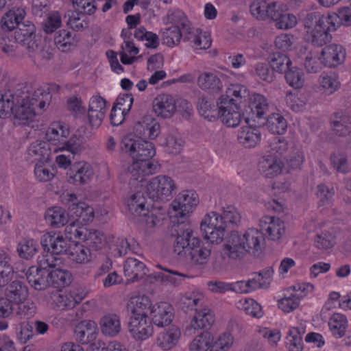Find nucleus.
I'll list each match as a JSON object with an SVG mask.
<instances>
[{"label": "nucleus", "instance_id": "16", "mask_svg": "<svg viewBox=\"0 0 351 351\" xmlns=\"http://www.w3.org/2000/svg\"><path fill=\"white\" fill-rule=\"evenodd\" d=\"M217 118L228 127L234 128L239 125L242 114L239 106L228 96H221L217 101Z\"/></svg>", "mask_w": 351, "mask_h": 351}, {"label": "nucleus", "instance_id": "40", "mask_svg": "<svg viewBox=\"0 0 351 351\" xmlns=\"http://www.w3.org/2000/svg\"><path fill=\"white\" fill-rule=\"evenodd\" d=\"M328 326L332 337L336 339H340L346 335L348 326V321L343 314L335 313L330 317Z\"/></svg>", "mask_w": 351, "mask_h": 351}, {"label": "nucleus", "instance_id": "25", "mask_svg": "<svg viewBox=\"0 0 351 351\" xmlns=\"http://www.w3.org/2000/svg\"><path fill=\"white\" fill-rule=\"evenodd\" d=\"M133 97L131 95H124L117 98L110 114V123L113 125H119L125 120V116L130 112L132 104Z\"/></svg>", "mask_w": 351, "mask_h": 351}, {"label": "nucleus", "instance_id": "47", "mask_svg": "<svg viewBox=\"0 0 351 351\" xmlns=\"http://www.w3.org/2000/svg\"><path fill=\"white\" fill-rule=\"evenodd\" d=\"M53 40L58 49L63 52L73 49L77 43L75 37L66 29H61L56 32Z\"/></svg>", "mask_w": 351, "mask_h": 351}, {"label": "nucleus", "instance_id": "32", "mask_svg": "<svg viewBox=\"0 0 351 351\" xmlns=\"http://www.w3.org/2000/svg\"><path fill=\"white\" fill-rule=\"evenodd\" d=\"M304 331L298 326H288L284 337V347L287 351H304Z\"/></svg>", "mask_w": 351, "mask_h": 351}, {"label": "nucleus", "instance_id": "61", "mask_svg": "<svg viewBox=\"0 0 351 351\" xmlns=\"http://www.w3.org/2000/svg\"><path fill=\"white\" fill-rule=\"evenodd\" d=\"M285 80L289 86L294 89H301L304 84L303 72L296 66H291L285 73Z\"/></svg>", "mask_w": 351, "mask_h": 351}, {"label": "nucleus", "instance_id": "21", "mask_svg": "<svg viewBox=\"0 0 351 351\" xmlns=\"http://www.w3.org/2000/svg\"><path fill=\"white\" fill-rule=\"evenodd\" d=\"M149 313L151 322L158 327H164L171 323L173 318V309L167 302H158L154 304L150 301V306L147 309Z\"/></svg>", "mask_w": 351, "mask_h": 351}, {"label": "nucleus", "instance_id": "26", "mask_svg": "<svg viewBox=\"0 0 351 351\" xmlns=\"http://www.w3.org/2000/svg\"><path fill=\"white\" fill-rule=\"evenodd\" d=\"M283 162L276 156H263L257 164V170L266 178H274L281 174Z\"/></svg>", "mask_w": 351, "mask_h": 351}, {"label": "nucleus", "instance_id": "54", "mask_svg": "<svg viewBox=\"0 0 351 351\" xmlns=\"http://www.w3.org/2000/svg\"><path fill=\"white\" fill-rule=\"evenodd\" d=\"M134 36L138 40L144 42L147 48L154 49L160 45L158 36L152 32L147 31L144 27L136 28Z\"/></svg>", "mask_w": 351, "mask_h": 351}, {"label": "nucleus", "instance_id": "36", "mask_svg": "<svg viewBox=\"0 0 351 351\" xmlns=\"http://www.w3.org/2000/svg\"><path fill=\"white\" fill-rule=\"evenodd\" d=\"M239 143L246 148H254L261 141V133L256 127L244 125L240 128L237 134Z\"/></svg>", "mask_w": 351, "mask_h": 351}, {"label": "nucleus", "instance_id": "30", "mask_svg": "<svg viewBox=\"0 0 351 351\" xmlns=\"http://www.w3.org/2000/svg\"><path fill=\"white\" fill-rule=\"evenodd\" d=\"M180 337V330L172 326L158 334L154 344L162 350H169L178 344Z\"/></svg>", "mask_w": 351, "mask_h": 351}, {"label": "nucleus", "instance_id": "22", "mask_svg": "<svg viewBox=\"0 0 351 351\" xmlns=\"http://www.w3.org/2000/svg\"><path fill=\"white\" fill-rule=\"evenodd\" d=\"M94 171L91 165L84 160L75 162L73 169L66 173L67 180L74 185H84L93 178Z\"/></svg>", "mask_w": 351, "mask_h": 351}, {"label": "nucleus", "instance_id": "15", "mask_svg": "<svg viewBox=\"0 0 351 351\" xmlns=\"http://www.w3.org/2000/svg\"><path fill=\"white\" fill-rule=\"evenodd\" d=\"M199 203L198 194L193 190L180 192L170 207L169 213L175 217H182L192 213Z\"/></svg>", "mask_w": 351, "mask_h": 351}, {"label": "nucleus", "instance_id": "9", "mask_svg": "<svg viewBox=\"0 0 351 351\" xmlns=\"http://www.w3.org/2000/svg\"><path fill=\"white\" fill-rule=\"evenodd\" d=\"M50 101V94L40 90L33 94L16 99L12 109V121L14 125H30L36 117V107L44 111L49 106Z\"/></svg>", "mask_w": 351, "mask_h": 351}, {"label": "nucleus", "instance_id": "57", "mask_svg": "<svg viewBox=\"0 0 351 351\" xmlns=\"http://www.w3.org/2000/svg\"><path fill=\"white\" fill-rule=\"evenodd\" d=\"M285 103L287 106L295 112H300L305 109L306 98L300 93L287 92L285 95Z\"/></svg>", "mask_w": 351, "mask_h": 351}, {"label": "nucleus", "instance_id": "45", "mask_svg": "<svg viewBox=\"0 0 351 351\" xmlns=\"http://www.w3.org/2000/svg\"><path fill=\"white\" fill-rule=\"evenodd\" d=\"M39 244L37 240L25 237L22 239L18 243L16 251L20 258L23 259L29 260L34 257L38 252Z\"/></svg>", "mask_w": 351, "mask_h": 351}, {"label": "nucleus", "instance_id": "1", "mask_svg": "<svg viewBox=\"0 0 351 351\" xmlns=\"http://www.w3.org/2000/svg\"><path fill=\"white\" fill-rule=\"evenodd\" d=\"M121 149L133 159V162L125 168L130 179L139 182L140 187H145L148 196L153 199L167 200L171 197L177 190L176 183L171 177L160 175L149 181L145 179L158 168V163L152 160L156 154L152 143L128 136L122 140Z\"/></svg>", "mask_w": 351, "mask_h": 351}, {"label": "nucleus", "instance_id": "23", "mask_svg": "<svg viewBox=\"0 0 351 351\" xmlns=\"http://www.w3.org/2000/svg\"><path fill=\"white\" fill-rule=\"evenodd\" d=\"M233 75H234V73L227 69H223V72H204L198 77L197 84L202 89L219 90L222 88L221 79L230 77Z\"/></svg>", "mask_w": 351, "mask_h": 351}, {"label": "nucleus", "instance_id": "44", "mask_svg": "<svg viewBox=\"0 0 351 351\" xmlns=\"http://www.w3.org/2000/svg\"><path fill=\"white\" fill-rule=\"evenodd\" d=\"M6 296L11 302L22 304L28 296V290L21 282L14 281L7 288Z\"/></svg>", "mask_w": 351, "mask_h": 351}, {"label": "nucleus", "instance_id": "60", "mask_svg": "<svg viewBox=\"0 0 351 351\" xmlns=\"http://www.w3.org/2000/svg\"><path fill=\"white\" fill-rule=\"evenodd\" d=\"M256 332L260 334L271 347H277L282 339V332L277 328L258 326Z\"/></svg>", "mask_w": 351, "mask_h": 351}, {"label": "nucleus", "instance_id": "31", "mask_svg": "<svg viewBox=\"0 0 351 351\" xmlns=\"http://www.w3.org/2000/svg\"><path fill=\"white\" fill-rule=\"evenodd\" d=\"M97 335V324L91 320L80 322L75 329V337L82 344L90 343L96 339Z\"/></svg>", "mask_w": 351, "mask_h": 351}, {"label": "nucleus", "instance_id": "11", "mask_svg": "<svg viewBox=\"0 0 351 351\" xmlns=\"http://www.w3.org/2000/svg\"><path fill=\"white\" fill-rule=\"evenodd\" d=\"M69 127L61 121H53L49 125L45 138L48 143L54 147V152L66 151L72 154L80 153L82 143L75 136H70Z\"/></svg>", "mask_w": 351, "mask_h": 351}, {"label": "nucleus", "instance_id": "56", "mask_svg": "<svg viewBox=\"0 0 351 351\" xmlns=\"http://www.w3.org/2000/svg\"><path fill=\"white\" fill-rule=\"evenodd\" d=\"M199 114L209 121H214L217 119L218 106L215 105L211 99L202 98L197 106Z\"/></svg>", "mask_w": 351, "mask_h": 351}, {"label": "nucleus", "instance_id": "55", "mask_svg": "<svg viewBox=\"0 0 351 351\" xmlns=\"http://www.w3.org/2000/svg\"><path fill=\"white\" fill-rule=\"evenodd\" d=\"M333 132L338 136H346L351 132V119L346 114H336L331 121Z\"/></svg>", "mask_w": 351, "mask_h": 351}, {"label": "nucleus", "instance_id": "20", "mask_svg": "<svg viewBox=\"0 0 351 351\" xmlns=\"http://www.w3.org/2000/svg\"><path fill=\"white\" fill-rule=\"evenodd\" d=\"M258 226L268 239L273 241H281L286 232L284 221L278 217L263 216L260 219Z\"/></svg>", "mask_w": 351, "mask_h": 351}, {"label": "nucleus", "instance_id": "27", "mask_svg": "<svg viewBox=\"0 0 351 351\" xmlns=\"http://www.w3.org/2000/svg\"><path fill=\"white\" fill-rule=\"evenodd\" d=\"M104 241V236L101 242L97 243H90V241H76L75 243H73L68 253V256L73 262L77 264H86L91 260V254L88 248L84 245L80 244V243H86L88 245L91 246L93 248L97 250L101 247L103 242Z\"/></svg>", "mask_w": 351, "mask_h": 351}, {"label": "nucleus", "instance_id": "49", "mask_svg": "<svg viewBox=\"0 0 351 351\" xmlns=\"http://www.w3.org/2000/svg\"><path fill=\"white\" fill-rule=\"evenodd\" d=\"M339 86L340 82L335 74L322 73L319 77V89L324 95L333 94Z\"/></svg>", "mask_w": 351, "mask_h": 351}, {"label": "nucleus", "instance_id": "51", "mask_svg": "<svg viewBox=\"0 0 351 351\" xmlns=\"http://www.w3.org/2000/svg\"><path fill=\"white\" fill-rule=\"evenodd\" d=\"M50 161H38L34 166V176L37 181L47 182L56 176L55 168L49 165Z\"/></svg>", "mask_w": 351, "mask_h": 351}, {"label": "nucleus", "instance_id": "39", "mask_svg": "<svg viewBox=\"0 0 351 351\" xmlns=\"http://www.w3.org/2000/svg\"><path fill=\"white\" fill-rule=\"evenodd\" d=\"M156 267L162 269L163 272H153L152 274H149V277L161 282L171 284L173 285L177 286L182 283L184 278H190L186 274L164 268L160 265H157Z\"/></svg>", "mask_w": 351, "mask_h": 351}, {"label": "nucleus", "instance_id": "3", "mask_svg": "<svg viewBox=\"0 0 351 351\" xmlns=\"http://www.w3.org/2000/svg\"><path fill=\"white\" fill-rule=\"evenodd\" d=\"M62 260L51 254L39 257L38 265L32 266L27 271V279L35 289L43 290L49 286L61 288L69 286L72 275L62 268Z\"/></svg>", "mask_w": 351, "mask_h": 351}, {"label": "nucleus", "instance_id": "34", "mask_svg": "<svg viewBox=\"0 0 351 351\" xmlns=\"http://www.w3.org/2000/svg\"><path fill=\"white\" fill-rule=\"evenodd\" d=\"M297 54L304 58V66L308 73H317L324 66L319 51H308L305 46H301L297 48Z\"/></svg>", "mask_w": 351, "mask_h": 351}, {"label": "nucleus", "instance_id": "58", "mask_svg": "<svg viewBox=\"0 0 351 351\" xmlns=\"http://www.w3.org/2000/svg\"><path fill=\"white\" fill-rule=\"evenodd\" d=\"M300 304V299L297 295L288 291L287 294L278 300V308L285 313H290L296 310Z\"/></svg>", "mask_w": 351, "mask_h": 351}, {"label": "nucleus", "instance_id": "46", "mask_svg": "<svg viewBox=\"0 0 351 351\" xmlns=\"http://www.w3.org/2000/svg\"><path fill=\"white\" fill-rule=\"evenodd\" d=\"M139 51V48L135 45L132 40L124 38V42L119 52L121 62L125 65L134 64L138 60L137 55Z\"/></svg>", "mask_w": 351, "mask_h": 351}, {"label": "nucleus", "instance_id": "10", "mask_svg": "<svg viewBox=\"0 0 351 351\" xmlns=\"http://www.w3.org/2000/svg\"><path fill=\"white\" fill-rule=\"evenodd\" d=\"M140 189H145V187H140V183L138 182L136 191L130 193L125 198V205L134 216L145 217L148 228L160 226L165 218V211L156 207L149 210L147 200Z\"/></svg>", "mask_w": 351, "mask_h": 351}, {"label": "nucleus", "instance_id": "6", "mask_svg": "<svg viewBox=\"0 0 351 351\" xmlns=\"http://www.w3.org/2000/svg\"><path fill=\"white\" fill-rule=\"evenodd\" d=\"M173 251L179 256H186L191 265L197 269L206 266L211 255L210 249L191 229L178 234L173 243Z\"/></svg>", "mask_w": 351, "mask_h": 351}, {"label": "nucleus", "instance_id": "59", "mask_svg": "<svg viewBox=\"0 0 351 351\" xmlns=\"http://www.w3.org/2000/svg\"><path fill=\"white\" fill-rule=\"evenodd\" d=\"M234 337L229 331L220 333L216 338L213 336V343L210 351H228L234 343Z\"/></svg>", "mask_w": 351, "mask_h": 351}, {"label": "nucleus", "instance_id": "4", "mask_svg": "<svg viewBox=\"0 0 351 351\" xmlns=\"http://www.w3.org/2000/svg\"><path fill=\"white\" fill-rule=\"evenodd\" d=\"M103 234L96 230H92L86 225H79V222H71L63 232L51 231L45 233L40 240V243L47 254H68L72 245L78 241H90V243H97L101 241Z\"/></svg>", "mask_w": 351, "mask_h": 351}, {"label": "nucleus", "instance_id": "19", "mask_svg": "<svg viewBox=\"0 0 351 351\" xmlns=\"http://www.w3.org/2000/svg\"><path fill=\"white\" fill-rule=\"evenodd\" d=\"M108 109V104L104 98L97 95L92 96L88 101L86 112L88 124L93 128H98L101 125Z\"/></svg>", "mask_w": 351, "mask_h": 351}, {"label": "nucleus", "instance_id": "35", "mask_svg": "<svg viewBox=\"0 0 351 351\" xmlns=\"http://www.w3.org/2000/svg\"><path fill=\"white\" fill-rule=\"evenodd\" d=\"M188 36L186 37L195 50H205L212 44L211 35L209 32L199 29L187 27Z\"/></svg>", "mask_w": 351, "mask_h": 351}, {"label": "nucleus", "instance_id": "7", "mask_svg": "<svg viewBox=\"0 0 351 351\" xmlns=\"http://www.w3.org/2000/svg\"><path fill=\"white\" fill-rule=\"evenodd\" d=\"M150 306V299L145 295L132 297L128 303L130 313L128 331L137 341H144L154 334V326L147 315Z\"/></svg>", "mask_w": 351, "mask_h": 351}, {"label": "nucleus", "instance_id": "18", "mask_svg": "<svg viewBox=\"0 0 351 351\" xmlns=\"http://www.w3.org/2000/svg\"><path fill=\"white\" fill-rule=\"evenodd\" d=\"M133 130L134 134L126 135L123 140L128 136H132L134 138L141 141H144L141 137L154 140L157 138L160 133V125L152 116L147 115L142 117L134 124ZM145 141H147L145 140Z\"/></svg>", "mask_w": 351, "mask_h": 351}, {"label": "nucleus", "instance_id": "37", "mask_svg": "<svg viewBox=\"0 0 351 351\" xmlns=\"http://www.w3.org/2000/svg\"><path fill=\"white\" fill-rule=\"evenodd\" d=\"M147 271L143 263L134 258H128L123 267L124 275L128 282L143 278L147 274Z\"/></svg>", "mask_w": 351, "mask_h": 351}, {"label": "nucleus", "instance_id": "53", "mask_svg": "<svg viewBox=\"0 0 351 351\" xmlns=\"http://www.w3.org/2000/svg\"><path fill=\"white\" fill-rule=\"evenodd\" d=\"M62 24L61 14L57 10L49 12L43 19L41 26L43 32L47 34L56 32Z\"/></svg>", "mask_w": 351, "mask_h": 351}, {"label": "nucleus", "instance_id": "62", "mask_svg": "<svg viewBox=\"0 0 351 351\" xmlns=\"http://www.w3.org/2000/svg\"><path fill=\"white\" fill-rule=\"evenodd\" d=\"M248 107L253 114L256 117H261L267 108L266 98L260 94H252L249 99Z\"/></svg>", "mask_w": 351, "mask_h": 351}, {"label": "nucleus", "instance_id": "12", "mask_svg": "<svg viewBox=\"0 0 351 351\" xmlns=\"http://www.w3.org/2000/svg\"><path fill=\"white\" fill-rule=\"evenodd\" d=\"M16 42L24 48L27 56L35 60L37 58H49L51 53L45 51L41 45L42 37L36 34L35 25L25 21L14 32Z\"/></svg>", "mask_w": 351, "mask_h": 351}, {"label": "nucleus", "instance_id": "38", "mask_svg": "<svg viewBox=\"0 0 351 351\" xmlns=\"http://www.w3.org/2000/svg\"><path fill=\"white\" fill-rule=\"evenodd\" d=\"M100 329L104 336L114 337L118 335L121 330L119 317L114 313L104 315L99 322Z\"/></svg>", "mask_w": 351, "mask_h": 351}, {"label": "nucleus", "instance_id": "24", "mask_svg": "<svg viewBox=\"0 0 351 351\" xmlns=\"http://www.w3.org/2000/svg\"><path fill=\"white\" fill-rule=\"evenodd\" d=\"M274 11L271 18L275 27L278 29L287 30L295 27L298 19L293 14L287 12V6L281 3L274 5Z\"/></svg>", "mask_w": 351, "mask_h": 351}, {"label": "nucleus", "instance_id": "13", "mask_svg": "<svg viewBox=\"0 0 351 351\" xmlns=\"http://www.w3.org/2000/svg\"><path fill=\"white\" fill-rule=\"evenodd\" d=\"M202 237L207 243L212 245L221 243L226 235V225L220 213L215 211L208 213L200 223Z\"/></svg>", "mask_w": 351, "mask_h": 351}, {"label": "nucleus", "instance_id": "14", "mask_svg": "<svg viewBox=\"0 0 351 351\" xmlns=\"http://www.w3.org/2000/svg\"><path fill=\"white\" fill-rule=\"evenodd\" d=\"M164 22L172 23L173 25L160 30L162 43L169 47H174L180 42L182 34L179 25H186V16L180 10L170 11L167 18L164 19Z\"/></svg>", "mask_w": 351, "mask_h": 351}, {"label": "nucleus", "instance_id": "64", "mask_svg": "<svg viewBox=\"0 0 351 351\" xmlns=\"http://www.w3.org/2000/svg\"><path fill=\"white\" fill-rule=\"evenodd\" d=\"M292 62L289 56L285 54H278L270 61V66L272 69L279 73H286L291 67Z\"/></svg>", "mask_w": 351, "mask_h": 351}, {"label": "nucleus", "instance_id": "28", "mask_svg": "<svg viewBox=\"0 0 351 351\" xmlns=\"http://www.w3.org/2000/svg\"><path fill=\"white\" fill-rule=\"evenodd\" d=\"M319 53L324 65L329 67L342 64L346 58V51L339 45L331 44L322 49Z\"/></svg>", "mask_w": 351, "mask_h": 351}, {"label": "nucleus", "instance_id": "2", "mask_svg": "<svg viewBox=\"0 0 351 351\" xmlns=\"http://www.w3.org/2000/svg\"><path fill=\"white\" fill-rule=\"evenodd\" d=\"M341 26H351V5L339 8L336 12L326 16L308 14L304 22L305 38L314 45L323 46L331 40L330 32Z\"/></svg>", "mask_w": 351, "mask_h": 351}, {"label": "nucleus", "instance_id": "5", "mask_svg": "<svg viewBox=\"0 0 351 351\" xmlns=\"http://www.w3.org/2000/svg\"><path fill=\"white\" fill-rule=\"evenodd\" d=\"M108 213L106 208L103 207L95 213L93 208L84 202L77 204L73 203L69 212L60 206H53L48 208L44 214L45 223L53 228L65 226L72 219L76 218L73 222H79V225H86L91 222L95 217L100 218Z\"/></svg>", "mask_w": 351, "mask_h": 351}, {"label": "nucleus", "instance_id": "41", "mask_svg": "<svg viewBox=\"0 0 351 351\" xmlns=\"http://www.w3.org/2000/svg\"><path fill=\"white\" fill-rule=\"evenodd\" d=\"M235 307L256 319H261L264 316L263 306L253 298H241L235 302Z\"/></svg>", "mask_w": 351, "mask_h": 351}, {"label": "nucleus", "instance_id": "29", "mask_svg": "<svg viewBox=\"0 0 351 351\" xmlns=\"http://www.w3.org/2000/svg\"><path fill=\"white\" fill-rule=\"evenodd\" d=\"M153 110L158 117L170 118L176 111V101L170 95L160 94L153 101Z\"/></svg>", "mask_w": 351, "mask_h": 351}, {"label": "nucleus", "instance_id": "33", "mask_svg": "<svg viewBox=\"0 0 351 351\" xmlns=\"http://www.w3.org/2000/svg\"><path fill=\"white\" fill-rule=\"evenodd\" d=\"M26 11L22 7H13L8 10L0 21L1 28L3 31L11 32L14 30L25 19Z\"/></svg>", "mask_w": 351, "mask_h": 351}, {"label": "nucleus", "instance_id": "43", "mask_svg": "<svg viewBox=\"0 0 351 351\" xmlns=\"http://www.w3.org/2000/svg\"><path fill=\"white\" fill-rule=\"evenodd\" d=\"M47 141H36L32 143L28 150L27 154L29 157L36 162L38 161H50L51 149Z\"/></svg>", "mask_w": 351, "mask_h": 351}, {"label": "nucleus", "instance_id": "17", "mask_svg": "<svg viewBox=\"0 0 351 351\" xmlns=\"http://www.w3.org/2000/svg\"><path fill=\"white\" fill-rule=\"evenodd\" d=\"M85 296L86 293L82 289L72 287L54 293L51 297V301L49 302L53 309L68 311L74 308Z\"/></svg>", "mask_w": 351, "mask_h": 351}, {"label": "nucleus", "instance_id": "50", "mask_svg": "<svg viewBox=\"0 0 351 351\" xmlns=\"http://www.w3.org/2000/svg\"><path fill=\"white\" fill-rule=\"evenodd\" d=\"M214 322V315L208 308L197 311L193 316L191 326L195 330L203 329L212 325Z\"/></svg>", "mask_w": 351, "mask_h": 351}, {"label": "nucleus", "instance_id": "8", "mask_svg": "<svg viewBox=\"0 0 351 351\" xmlns=\"http://www.w3.org/2000/svg\"><path fill=\"white\" fill-rule=\"evenodd\" d=\"M263 240L262 232L256 228H250L243 234L232 232L222 246L221 258L223 260L237 259L246 252L258 251Z\"/></svg>", "mask_w": 351, "mask_h": 351}, {"label": "nucleus", "instance_id": "48", "mask_svg": "<svg viewBox=\"0 0 351 351\" xmlns=\"http://www.w3.org/2000/svg\"><path fill=\"white\" fill-rule=\"evenodd\" d=\"M160 143L167 152L172 154L180 153L184 146V141L176 132L164 134L160 139Z\"/></svg>", "mask_w": 351, "mask_h": 351}, {"label": "nucleus", "instance_id": "42", "mask_svg": "<svg viewBox=\"0 0 351 351\" xmlns=\"http://www.w3.org/2000/svg\"><path fill=\"white\" fill-rule=\"evenodd\" d=\"M274 5H277V2L267 3L264 0L254 1L250 5V13L257 19L271 21L274 11Z\"/></svg>", "mask_w": 351, "mask_h": 351}, {"label": "nucleus", "instance_id": "52", "mask_svg": "<svg viewBox=\"0 0 351 351\" xmlns=\"http://www.w3.org/2000/svg\"><path fill=\"white\" fill-rule=\"evenodd\" d=\"M213 343V335L204 331L197 335L189 344V351H210Z\"/></svg>", "mask_w": 351, "mask_h": 351}, {"label": "nucleus", "instance_id": "63", "mask_svg": "<svg viewBox=\"0 0 351 351\" xmlns=\"http://www.w3.org/2000/svg\"><path fill=\"white\" fill-rule=\"evenodd\" d=\"M267 127L272 133L281 134L286 131L287 123L280 114L274 113L267 118Z\"/></svg>", "mask_w": 351, "mask_h": 351}]
</instances>
